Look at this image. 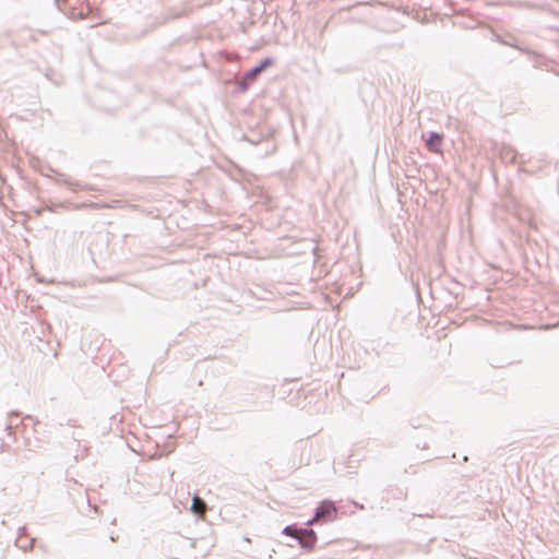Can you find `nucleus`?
Wrapping results in <instances>:
<instances>
[{"label": "nucleus", "mask_w": 559, "mask_h": 559, "mask_svg": "<svg viewBox=\"0 0 559 559\" xmlns=\"http://www.w3.org/2000/svg\"><path fill=\"white\" fill-rule=\"evenodd\" d=\"M337 510L331 500L322 501L314 511V519H320L322 522H330L336 519Z\"/></svg>", "instance_id": "f257e3e1"}, {"label": "nucleus", "mask_w": 559, "mask_h": 559, "mask_svg": "<svg viewBox=\"0 0 559 559\" xmlns=\"http://www.w3.org/2000/svg\"><path fill=\"white\" fill-rule=\"evenodd\" d=\"M317 539V534L312 528H301L297 540L304 550L310 551L314 548Z\"/></svg>", "instance_id": "f03ea898"}, {"label": "nucleus", "mask_w": 559, "mask_h": 559, "mask_svg": "<svg viewBox=\"0 0 559 559\" xmlns=\"http://www.w3.org/2000/svg\"><path fill=\"white\" fill-rule=\"evenodd\" d=\"M274 63L273 59L266 58L262 60L258 66L250 69L248 72H246V80L254 81L257 76L265 70L267 67L272 66Z\"/></svg>", "instance_id": "7ed1b4c3"}, {"label": "nucleus", "mask_w": 559, "mask_h": 559, "mask_svg": "<svg viewBox=\"0 0 559 559\" xmlns=\"http://www.w3.org/2000/svg\"><path fill=\"white\" fill-rule=\"evenodd\" d=\"M500 158L503 163H514L518 158V153L511 145L503 144L500 147Z\"/></svg>", "instance_id": "20e7f679"}, {"label": "nucleus", "mask_w": 559, "mask_h": 559, "mask_svg": "<svg viewBox=\"0 0 559 559\" xmlns=\"http://www.w3.org/2000/svg\"><path fill=\"white\" fill-rule=\"evenodd\" d=\"M442 141V134L438 132H430L429 138L426 141V145L430 152L438 153L440 152Z\"/></svg>", "instance_id": "39448f33"}, {"label": "nucleus", "mask_w": 559, "mask_h": 559, "mask_svg": "<svg viewBox=\"0 0 559 559\" xmlns=\"http://www.w3.org/2000/svg\"><path fill=\"white\" fill-rule=\"evenodd\" d=\"M19 416H20L19 412H10L8 414V423L4 425V431L8 433L9 437H12L13 439H15L13 429H14V427H16L19 425V424H14L13 418H16Z\"/></svg>", "instance_id": "423d86ee"}, {"label": "nucleus", "mask_w": 559, "mask_h": 559, "mask_svg": "<svg viewBox=\"0 0 559 559\" xmlns=\"http://www.w3.org/2000/svg\"><path fill=\"white\" fill-rule=\"evenodd\" d=\"M301 531V527H298L297 524H290L283 528L282 533L286 536L294 537L298 539V535Z\"/></svg>", "instance_id": "0eeeda50"}, {"label": "nucleus", "mask_w": 559, "mask_h": 559, "mask_svg": "<svg viewBox=\"0 0 559 559\" xmlns=\"http://www.w3.org/2000/svg\"><path fill=\"white\" fill-rule=\"evenodd\" d=\"M203 509H205V502L198 496L193 497L191 510L194 513H200Z\"/></svg>", "instance_id": "6e6552de"}, {"label": "nucleus", "mask_w": 559, "mask_h": 559, "mask_svg": "<svg viewBox=\"0 0 559 559\" xmlns=\"http://www.w3.org/2000/svg\"><path fill=\"white\" fill-rule=\"evenodd\" d=\"M19 531H20V534H19V536H17V538H16L15 544H16V546H17V547L23 548V549H26V548H27V546L22 544V537H23V535H25V534H26V527H24V526H23V527H20V530H19Z\"/></svg>", "instance_id": "1a4fd4ad"}, {"label": "nucleus", "mask_w": 559, "mask_h": 559, "mask_svg": "<svg viewBox=\"0 0 559 559\" xmlns=\"http://www.w3.org/2000/svg\"><path fill=\"white\" fill-rule=\"evenodd\" d=\"M253 81H249V80H246V74L242 76L240 83H239V86L241 90H247L248 86L252 83Z\"/></svg>", "instance_id": "9d476101"}, {"label": "nucleus", "mask_w": 559, "mask_h": 559, "mask_svg": "<svg viewBox=\"0 0 559 559\" xmlns=\"http://www.w3.org/2000/svg\"><path fill=\"white\" fill-rule=\"evenodd\" d=\"M317 522H321L320 519H314V516L312 519H310L308 522H307V525L308 526H311L313 525L314 523Z\"/></svg>", "instance_id": "9b49d317"}, {"label": "nucleus", "mask_w": 559, "mask_h": 559, "mask_svg": "<svg viewBox=\"0 0 559 559\" xmlns=\"http://www.w3.org/2000/svg\"><path fill=\"white\" fill-rule=\"evenodd\" d=\"M55 3L57 5V8L62 11V7H61V3H60V0H55Z\"/></svg>", "instance_id": "f8f14e48"}]
</instances>
